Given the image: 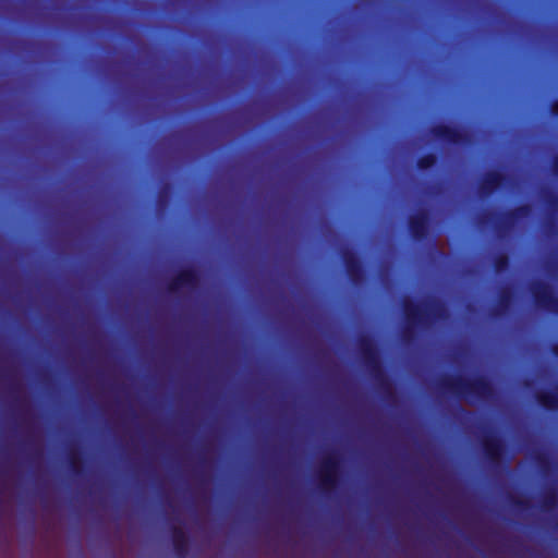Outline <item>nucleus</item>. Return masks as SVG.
<instances>
[{"label":"nucleus","mask_w":558,"mask_h":558,"mask_svg":"<svg viewBox=\"0 0 558 558\" xmlns=\"http://www.w3.org/2000/svg\"><path fill=\"white\" fill-rule=\"evenodd\" d=\"M403 328L401 337L404 342L412 340L416 331L429 329L435 323L448 316L445 304L436 299L423 304L411 299L402 301Z\"/></svg>","instance_id":"f257e3e1"},{"label":"nucleus","mask_w":558,"mask_h":558,"mask_svg":"<svg viewBox=\"0 0 558 558\" xmlns=\"http://www.w3.org/2000/svg\"><path fill=\"white\" fill-rule=\"evenodd\" d=\"M439 387L441 390L457 398L466 399L470 402L487 401L492 399L495 393L492 381L482 375L471 379L460 375L446 376L440 380Z\"/></svg>","instance_id":"f03ea898"},{"label":"nucleus","mask_w":558,"mask_h":558,"mask_svg":"<svg viewBox=\"0 0 558 558\" xmlns=\"http://www.w3.org/2000/svg\"><path fill=\"white\" fill-rule=\"evenodd\" d=\"M357 349L361 360L369 374L380 384L389 387L388 380L381 367L379 351L375 339L369 335H362L357 338Z\"/></svg>","instance_id":"7ed1b4c3"},{"label":"nucleus","mask_w":558,"mask_h":558,"mask_svg":"<svg viewBox=\"0 0 558 558\" xmlns=\"http://www.w3.org/2000/svg\"><path fill=\"white\" fill-rule=\"evenodd\" d=\"M481 448L485 460L492 470L506 469L508 458L504 459L507 446L505 440L494 432H488L481 438Z\"/></svg>","instance_id":"20e7f679"},{"label":"nucleus","mask_w":558,"mask_h":558,"mask_svg":"<svg viewBox=\"0 0 558 558\" xmlns=\"http://www.w3.org/2000/svg\"><path fill=\"white\" fill-rule=\"evenodd\" d=\"M340 457L336 451L326 454L319 464L317 472L319 488L327 493L339 484Z\"/></svg>","instance_id":"39448f33"},{"label":"nucleus","mask_w":558,"mask_h":558,"mask_svg":"<svg viewBox=\"0 0 558 558\" xmlns=\"http://www.w3.org/2000/svg\"><path fill=\"white\" fill-rule=\"evenodd\" d=\"M532 213L529 204L519 205L508 211L495 225V232L498 239H506L517 227L520 220L527 218Z\"/></svg>","instance_id":"423d86ee"},{"label":"nucleus","mask_w":558,"mask_h":558,"mask_svg":"<svg viewBox=\"0 0 558 558\" xmlns=\"http://www.w3.org/2000/svg\"><path fill=\"white\" fill-rule=\"evenodd\" d=\"M530 290L537 307L558 315V296L554 294L553 287L549 283L536 281Z\"/></svg>","instance_id":"0eeeda50"},{"label":"nucleus","mask_w":558,"mask_h":558,"mask_svg":"<svg viewBox=\"0 0 558 558\" xmlns=\"http://www.w3.org/2000/svg\"><path fill=\"white\" fill-rule=\"evenodd\" d=\"M341 259L349 281L353 286H361L365 279V270L357 253L352 248L344 247L341 250Z\"/></svg>","instance_id":"6e6552de"},{"label":"nucleus","mask_w":558,"mask_h":558,"mask_svg":"<svg viewBox=\"0 0 558 558\" xmlns=\"http://www.w3.org/2000/svg\"><path fill=\"white\" fill-rule=\"evenodd\" d=\"M430 215L426 209H420L411 215L408 220V229L415 242H423L429 235Z\"/></svg>","instance_id":"1a4fd4ad"},{"label":"nucleus","mask_w":558,"mask_h":558,"mask_svg":"<svg viewBox=\"0 0 558 558\" xmlns=\"http://www.w3.org/2000/svg\"><path fill=\"white\" fill-rule=\"evenodd\" d=\"M430 134L438 141L451 144L462 145L470 141V136L463 130L448 124H437L430 129Z\"/></svg>","instance_id":"9d476101"},{"label":"nucleus","mask_w":558,"mask_h":558,"mask_svg":"<svg viewBox=\"0 0 558 558\" xmlns=\"http://www.w3.org/2000/svg\"><path fill=\"white\" fill-rule=\"evenodd\" d=\"M198 283V271L194 267H185L169 280L167 289L169 292H179L183 288L194 289Z\"/></svg>","instance_id":"9b49d317"},{"label":"nucleus","mask_w":558,"mask_h":558,"mask_svg":"<svg viewBox=\"0 0 558 558\" xmlns=\"http://www.w3.org/2000/svg\"><path fill=\"white\" fill-rule=\"evenodd\" d=\"M507 182V177L501 171L493 170L485 173L480 185L478 191L481 195L489 196L498 189L502 187Z\"/></svg>","instance_id":"f8f14e48"},{"label":"nucleus","mask_w":558,"mask_h":558,"mask_svg":"<svg viewBox=\"0 0 558 558\" xmlns=\"http://www.w3.org/2000/svg\"><path fill=\"white\" fill-rule=\"evenodd\" d=\"M171 541L174 554L184 558L190 550V539L186 533L179 526H171Z\"/></svg>","instance_id":"ddd939ff"},{"label":"nucleus","mask_w":558,"mask_h":558,"mask_svg":"<svg viewBox=\"0 0 558 558\" xmlns=\"http://www.w3.org/2000/svg\"><path fill=\"white\" fill-rule=\"evenodd\" d=\"M537 404L546 412L558 411V385L555 390H539L534 396Z\"/></svg>","instance_id":"4468645a"},{"label":"nucleus","mask_w":558,"mask_h":558,"mask_svg":"<svg viewBox=\"0 0 558 558\" xmlns=\"http://www.w3.org/2000/svg\"><path fill=\"white\" fill-rule=\"evenodd\" d=\"M512 301L511 290L505 288L500 291L497 305L492 311L493 317H501L509 308Z\"/></svg>","instance_id":"2eb2a0df"},{"label":"nucleus","mask_w":558,"mask_h":558,"mask_svg":"<svg viewBox=\"0 0 558 558\" xmlns=\"http://www.w3.org/2000/svg\"><path fill=\"white\" fill-rule=\"evenodd\" d=\"M558 504V492L555 487L546 489L542 496L541 506L544 511L554 509Z\"/></svg>","instance_id":"dca6fc26"},{"label":"nucleus","mask_w":558,"mask_h":558,"mask_svg":"<svg viewBox=\"0 0 558 558\" xmlns=\"http://www.w3.org/2000/svg\"><path fill=\"white\" fill-rule=\"evenodd\" d=\"M438 162V156L434 153H427L418 157L416 168L420 171H426L435 167Z\"/></svg>","instance_id":"f3484780"},{"label":"nucleus","mask_w":558,"mask_h":558,"mask_svg":"<svg viewBox=\"0 0 558 558\" xmlns=\"http://www.w3.org/2000/svg\"><path fill=\"white\" fill-rule=\"evenodd\" d=\"M510 259L506 253L497 254L493 259V267L497 274L504 272L509 268Z\"/></svg>","instance_id":"a211bd4d"},{"label":"nucleus","mask_w":558,"mask_h":558,"mask_svg":"<svg viewBox=\"0 0 558 558\" xmlns=\"http://www.w3.org/2000/svg\"><path fill=\"white\" fill-rule=\"evenodd\" d=\"M68 461H69V465H70V469L71 471L74 473V474H80L81 471H82V459H81V456L73 451V450H70L69 451V454H68Z\"/></svg>","instance_id":"6ab92c4d"},{"label":"nucleus","mask_w":558,"mask_h":558,"mask_svg":"<svg viewBox=\"0 0 558 558\" xmlns=\"http://www.w3.org/2000/svg\"><path fill=\"white\" fill-rule=\"evenodd\" d=\"M543 198L550 211H553V213L558 211V194H556L551 191H545L543 193Z\"/></svg>","instance_id":"aec40b11"},{"label":"nucleus","mask_w":558,"mask_h":558,"mask_svg":"<svg viewBox=\"0 0 558 558\" xmlns=\"http://www.w3.org/2000/svg\"><path fill=\"white\" fill-rule=\"evenodd\" d=\"M512 506L521 511L527 510L531 507L529 500L520 498L513 499Z\"/></svg>","instance_id":"412c9836"},{"label":"nucleus","mask_w":558,"mask_h":558,"mask_svg":"<svg viewBox=\"0 0 558 558\" xmlns=\"http://www.w3.org/2000/svg\"><path fill=\"white\" fill-rule=\"evenodd\" d=\"M536 461H537V463H538L539 468H541L543 471H545V470L549 466V464H550L549 459H548V457H547L546 454H541V456H538V457L536 458Z\"/></svg>","instance_id":"4be33fe9"},{"label":"nucleus","mask_w":558,"mask_h":558,"mask_svg":"<svg viewBox=\"0 0 558 558\" xmlns=\"http://www.w3.org/2000/svg\"><path fill=\"white\" fill-rule=\"evenodd\" d=\"M550 113L558 118V98L555 99L550 105Z\"/></svg>","instance_id":"5701e85b"},{"label":"nucleus","mask_w":558,"mask_h":558,"mask_svg":"<svg viewBox=\"0 0 558 558\" xmlns=\"http://www.w3.org/2000/svg\"><path fill=\"white\" fill-rule=\"evenodd\" d=\"M551 171L553 174L558 178V156L553 159Z\"/></svg>","instance_id":"b1692460"},{"label":"nucleus","mask_w":558,"mask_h":558,"mask_svg":"<svg viewBox=\"0 0 558 558\" xmlns=\"http://www.w3.org/2000/svg\"><path fill=\"white\" fill-rule=\"evenodd\" d=\"M490 216H492V214H485V215H483V216L481 217V219H480V222H481L482 225H487V223L489 222V220H490Z\"/></svg>","instance_id":"393cba45"},{"label":"nucleus","mask_w":558,"mask_h":558,"mask_svg":"<svg viewBox=\"0 0 558 558\" xmlns=\"http://www.w3.org/2000/svg\"><path fill=\"white\" fill-rule=\"evenodd\" d=\"M550 352L555 357H558V342L551 344Z\"/></svg>","instance_id":"a878e982"},{"label":"nucleus","mask_w":558,"mask_h":558,"mask_svg":"<svg viewBox=\"0 0 558 558\" xmlns=\"http://www.w3.org/2000/svg\"><path fill=\"white\" fill-rule=\"evenodd\" d=\"M168 189H170V186H169V185H165V186L162 187V190H161V191H160V193H159V202H161V201H162L163 193H165V192H166V190H168Z\"/></svg>","instance_id":"bb28decb"}]
</instances>
